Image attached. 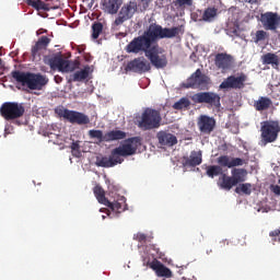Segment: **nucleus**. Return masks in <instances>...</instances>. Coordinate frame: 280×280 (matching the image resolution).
Segmentation results:
<instances>
[{
    "label": "nucleus",
    "instance_id": "38",
    "mask_svg": "<svg viewBox=\"0 0 280 280\" xmlns=\"http://www.w3.org/2000/svg\"><path fill=\"white\" fill-rule=\"evenodd\" d=\"M136 3L139 12H145L150 8L152 0H137Z\"/></svg>",
    "mask_w": 280,
    "mask_h": 280
},
{
    "label": "nucleus",
    "instance_id": "34",
    "mask_svg": "<svg viewBox=\"0 0 280 280\" xmlns=\"http://www.w3.org/2000/svg\"><path fill=\"white\" fill-rule=\"evenodd\" d=\"M235 194H238V195L244 194L245 196H250V194H253V184L245 183V184L238 185L235 188Z\"/></svg>",
    "mask_w": 280,
    "mask_h": 280
},
{
    "label": "nucleus",
    "instance_id": "54",
    "mask_svg": "<svg viewBox=\"0 0 280 280\" xmlns=\"http://www.w3.org/2000/svg\"><path fill=\"white\" fill-rule=\"evenodd\" d=\"M2 62H3V60L0 59V67H1Z\"/></svg>",
    "mask_w": 280,
    "mask_h": 280
},
{
    "label": "nucleus",
    "instance_id": "7",
    "mask_svg": "<svg viewBox=\"0 0 280 280\" xmlns=\"http://www.w3.org/2000/svg\"><path fill=\"white\" fill-rule=\"evenodd\" d=\"M211 78L202 73V70L197 69L184 83V89H198L199 91L209 90Z\"/></svg>",
    "mask_w": 280,
    "mask_h": 280
},
{
    "label": "nucleus",
    "instance_id": "11",
    "mask_svg": "<svg viewBox=\"0 0 280 280\" xmlns=\"http://www.w3.org/2000/svg\"><path fill=\"white\" fill-rule=\"evenodd\" d=\"M246 80L248 77L245 73H241L238 77L230 75L219 85V89L242 91L246 86Z\"/></svg>",
    "mask_w": 280,
    "mask_h": 280
},
{
    "label": "nucleus",
    "instance_id": "3",
    "mask_svg": "<svg viewBox=\"0 0 280 280\" xmlns=\"http://www.w3.org/2000/svg\"><path fill=\"white\" fill-rule=\"evenodd\" d=\"M11 75L18 84L22 86H27L31 91H40L43 86H47L49 79L40 73L23 72L20 70H14Z\"/></svg>",
    "mask_w": 280,
    "mask_h": 280
},
{
    "label": "nucleus",
    "instance_id": "26",
    "mask_svg": "<svg viewBox=\"0 0 280 280\" xmlns=\"http://www.w3.org/2000/svg\"><path fill=\"white\" fill-rule=\"evenodd\" d=\"M126 138V132L122 130H110L104 135V141L110 143L113 141H121Z\"/></svg>",
    "mask_w": 280,
    "mask_h": 280
},
{
    "label": "nucleus",
    "instance_id": "45",
    "mask_svg": "<svg viewBox=\"0 0 280 280\" xmlns=\"http://www.w3.org/2000/svg\"><path fill=\"white\" fill-rule=\"evenodd\" d=\"M270 189H271V191H272L276 196H280V186H279V185H271Z\"/></svg>",
    "mask_w": 280,
    "mask_h": 280
},
{
    "label": "nucleus",
    "instance_id": "6",
    "mask_svg": "<svg viewBox=\"0 0 280 280\" xmlns=\"http://www.w3.org/2000/svg\"><path fill=\"white\" fill-rule=\"evenodd\" d=\"M0 115L7 121L21 119L25 115V104L16 102H5L0 107Z\"/></svg>",
    "mask_w": 280,
    "mask_h": 280
},
{
    "label": "nucleus",
    "instance_id": "41",
    "mask_svg": "<svg viewBox=\"0 0 280 280\" xmlns=\"http://www.w3.org/2000/svg\"><path fill=\"white\" fill-rule=\"evenodd\" d=\"M133 240H136V242H139L140 244H145L147 242H151L150 237H148V235L141 232L135 234Z\"/></svg>",
    "mask_w": 280,
    "mask_h": 280
},
{
    "label": "nucleus",
    "instance_id": "39",
    "mask_svg": "<svg viewBox=\"0 0 280 280\" xmlns=\"http://www.w3.org/2000/svg\"><path fill=\"white\" fill-rule=\"evenodd\" d=\"M126 21H130V19L126 16L121 11H119L118 16L114 21V27H119V25H124Z\"/></svg>",
    "mask_w": 280,
    "mask_h": 280
},
{
    "label": "nucleus",
    "instance_id": "8",
    "mask_svg": "<svg viewBox=\"0 0 280 280\" xmlns=\"http://www.w3.org/2000/svg\"><path fill=\"white\" fill-rule=\"evenodd\" d=\"M59 117H62L66 119V121H69V124L77 125V126H88V124H91V118L89 115L78 112V110H71V109H59L58 112Z\"/></svg>",
    "mask_w": 280,
    "mask_h": 280
},
{
    "label": "nucleus",
    "instance_id": "35",
    "mask_svg": "<svg viewBox=\"0 0 280 280\" xmlns=\"http://www.w3.org/2000/svg\"><path fill=\"white\" fill-rule=\"evenodd\" d=\"M189 106H191V102H189V98L183 97L173 105V108L175 110H183V108H189Z\"/></svg>",
    "mask_w": 280,
    "mask_h": 280
},
{
    "label": "nucleus",
    "instance_id": "23",
    "mask_svg": "<svg viewBox=\"0 0 280 280\" xmlns=\"http://www.w3.org/2000/svg\"><path fill=\"white\" fill-rule=\"evenodd\" d=\"M105 207H108V209H112V211H115L116 213H121L122 211H126V197L121 196L113 202L107 200Z\"/></svg>",
    "mask_w": 280,
    "mask_h": 280
},
{
    "label": "nucleus",
    "instance_id": "49",
    "mask_svg": "<svg viewBox=\"0 0 280 280\" xmlns=\"http://www.w3.org/2000/svg\"><path fill=\"white\" fill-rule=\"evenodd\" d=\"M244 1H245V3L254 4V3H257V1H259V0H244Z\"/></svg>",
    "mask_w": 280,
    "mask_h": 280
},
{
    "label": "nucleus",
    "instance_id": "30",
    "mask_svg": "<svg viewBox=\"0 0 280 280\" xmlns=\"http://www.w3.org/2000/svg\"><path fill=\"white\" fill-rule=\"evenodd\" d=\"M264 65H271L273 69H279V56L272 52H267L262 56Z\"/></svg>",
    "mask_w": 280,
    "mask_h": 280
},
{
    "label": "nucleus",
    "instance_id": "27",
    "mask_svg": "<svg viewBox=\"0 0 280 280\" xmlns=\"http://www.w3.org/2000/svg\"><path fill=\"white\" fill-rule=\"evenodd\" d=\"M272 106V100L266 96H260L254 102V108L258 112L268 110Z\"/></svg>",
    "mask_w": 280,
    "mask_h": 280
},
{
    "label": "nucleus",
    "instance_id": "5",
    "mask_svg": "<svg viewBox=\"0 0 280 280\" xmlns=\"http://www.w3.org/2000/svg\"><path fill=\"white\" fill-rule=\"evenodd\" d=\"M280 122L279 120H266L260 122V137L261 143L268 145V143H275L279 139Z\"/></svg>",
    "mask_w": 280,
    "mask_h": 280
},
{
    "label": "nucleus",
    "instance_id": "31",
    "mask_svg": "<svg viewBox=\"0 0 280 280\" xmlns=\"http://www.w3.org/2000/svg\"><path fill=\"white\" fill-rule=\"evenodd\" d=\"M206 174L209 178H215V176H222L224 171L220 165H209L206 167Z\"/></svg>",
    "mask_w": 280,
    "mask_h": 280
},
{
    "label": "nucleus",
    "instance_id": "53",
    "mask_svg": "<svg viewBox=\"0 0 280 280\" xmlns=\"http://www.w3.org/2000/svg\"><path fill=\"white\" fill-rule=\"evenodd\" d=\"M210 253H213V249L207 250V255H209Z\"/></svg>",
    "mask_w": 280,
    "mask_h": 280
},
{
    "label": "nucleus",
    "instance_id": "22",
    "mask_svg": "<svg viewBox=\"0 0 280 280\" xmlns=\"http://www.w3.org/2000/svg\"><path fill=\"white\" fill-rule=\"evenodd\" d=\"M237 184L235 183V179H233V176H229L226 174H222L219 177L218 187L220 189H224L225 191H231Z\"/></svg>",
    "mask_w": 280,
    "mask_h": 280
},
{
    "label": "nucleus",
    "instance_id": "4",
    "mask_svg": "<svg viewBox=\"0 0 280 280\" xmlns=\"http://www.w3.org/2000/svg\"><path fill=\"white\" fill-rule=\"evenodd\" d=\"M161 121H163L161 112L148 107L141 114L138 128L140 130H156V128H161Z\"/></svg>",
    "mask_w": 280,
    "mask_h": 280
},
{
    "label": "nucleus",
    "instance_id": "32",
    "mask_svg": "<svg viewBox=\"0 0 280 280\" xmlns=\"http://www.w3.org/2000/svg\"><path fill=\"white\" fill-rule=\"evenodd\" d=\"M94 196L101 205H104V206L108 205V199L106 198V192L104 191L102 186L94 187Z\"/></svg>",
    "mask_w": 280,
    "mask_h": 280
},
{
    "label": "nucleus",
    "instance_id": "21",
    "mask_svg": "<svg viewBox=\"0 0 280 280\" xmlns=\"http://www.w3.org/2000/svg\"><path fill=\"white\" fill-rule=\"evenodd\" d=\"M27 5L34 8L37 11L44 10L45 12H49V10H58V5H52L51 3H45L43 0H25Z\"/></svg>",
    "mask_w": 280,
    "mask_h": 280
},
{
    "label": "nucleus",
    "instance_id": "14",
    "mask_svg": "<svg viewBox=\"0 0 280 280\" xmlns=\"http://www.w3.org/2000/svg\"><path fill=\"white\" fill-rule=\"evenodd\" d=\"M143 265L149 266L152 270H154L155 275L158 277H166L170 278L172 277V270L170 268L165 267L160 260L154 258L152 261L150 259H143Z\"/></svg>",
    "mask_w": 280,
    "mask_h": 280
},
{
    "label": "nucleus",
    "instance_id": "50",
    "mask_svg": "<svg viewBox=\"0 0 280 280\" xmlns=\"http://www.w3.org/2000/svg\"><path fill=\"white\" fill-rule=\"evenodd\" d=\"M78 51H79V54H82L84 51V48L83 47H79Z\"/></svg>",
    "mask_w": 280,
    "mask_h": 280
},
{
    "label": "nucleus",
    "instance_id": "25",
    "mask_svg": "<svg viewBox=\"0 0 280 280\" xmlns=\"http://www.w3.org/2000/svg\"><path fill=\"white\" fill-rule=\"evenodd\" d=\"M91 73V67L86 66L84 69L75 71L73 74H70L68 82H84Z\"/></svg>",
    "mask_w": 280,
    "mask_h": 280
},
{
    "label": "nucleus",
    "instance_id": "42",
    "mask_svg": "<svg viewBox=\"0 0 280 280\" xmlns=\"http://www.w3.org/2000/svg\"><path fill=\"white\" fill-rule=\"evenodd\" d=\"M176 5H178V8H191L194 0H176Z\"/></svg>",
    "mask_w": 280,
    "mask_h": 280
},
{
    "label": "nucleus",
    "instance_id": "33",
    "mask_svg": "<svg viewBox=\"0 0 280 280\" xmlns=\"http://www.w3.org/2000/svg\"><path fill=\"white\" fill-rule=\"evenodd\" d=\"M104 32V24L102 22H94L92 24V40H97L100 35Z\"/></svg>",
    "mask_w": 280,
    "mask_h": 280
},
{
    "label": "nucleus",
    "instance_id": "15",
    "mask_svg": "<svg viewBox=\"0 0 280 280\" xmlns=\"http://www.w3.org/2000/svg\"><path fill=\"white\" fill-rule=\"evenodd\" d=\"M201 16H198V13H192V19L199 23H213L214 19H218V8L215 7H208L205 11L198 10Z\"/></svg>",
    "mask_w": 280,
    "mask_h": 280
},
{
    "label": "nucleus",
    "instance_id": "51",
    "mask_svg": "<svg viewBox=\"0 0 280 280\" xmlns=\"http://www.w3.org/2000/svg\"><path fill=\"white\" fill-rule=\"evenodd\" d=\"M88 8H93V0L88 4Z\"/></svg>",
    "mask_w": 280,
    "mask_h": 280
},
{
    "label": "nucleus",
    "instance_id": "20",
    "mask_svg": "<svg viewBox=\"0 0 280 280\" xmlns=\"http://www.w3.org/2000/svg\"><path fill=\"white\" fill-rule=\"evenodd\" d=\"M124 0H103L102 10L107 14H117L119 8H121Z\"/></svg>",
    "mask_w": 280,
    "mask_h": 280
},
{
    "label": "nucleus",
    "instance_id": "16",
    "mask_svg": "<svg viewBox=\"0 0 280 280\" xmlns=\"http://www.w3.org/2000/svg\"><path fill=\"white\" fill-rule=\"evenodd\" d=\"M197 126L201 135H211L215 130V118L201 115L197 121Z\"/></svg>",
    "mask_w": 280,
    "mask_h": 280
},
{
    "label": "nucleus",
    "instance_id": "1",
    "mask_svg": "<svg viewBox=\"0 0 280 280\" xmlns=\"http://www.w3.org/2000/svg\"><path fill=\"white\" fill-rule=\"evenodd\" d=\"M183 33V26L168 28L159 24H150L149 28L142 35L135 37L126 46L125 50L127 54L143 52L154 69H165L168 65L167 52L158 44L153 46L152 44L163 38H176V36H180Z\"/></svg>",
    "mask_w": 280,
    "mask_h": 280
},
{
    "label": "nucleus",
    "instance_id": "37",
    "mask_svg": "<svg viewBox=\"0 0 280 280\" xmlns=\"http://www.w3.org/2000/svg\"><path fill=\"white\" fill-rule=\"evenodd\" d=\"M89 137H90V139H96L98 141V143H103V141H105L103 130L91 129L89 131Z\"/></svg>",
    "mask_w": 280,
    "mask_h": 280
},
{
    "label": "nucleus",
    "instance_id": "44",
    "mask_svg": "<svg viewBox=\"0 0 280 280\" xmlns=\"http://www.w3.org/2000/svg\"><path fill=\"white\" fill-rule=\"evenodd\" d=\"M272 244L280 242V230H273L269 233Z\"/></svg>",
    "mask_w": 280,
    "mask_h": 280
},
{
    "label": "nucleus",
    "instance_id": "2",
    "mask_svg": "<svg viewBox=\"0 0 280 280\" xmlns=\"http://www.w3.org/2000/svg\"><path fill=\"white\" fill-rule=\"evenodd\" d=\"M141 145V138L132 137L124 140L118 147L112 150L110 155L96 160L97 167H115L121 165L127 156H135Z\"/></svg>",
    "mask_w": 280,
    "mask_h": 280
},
{
    "label": "nucleus",
    "instance_id": "29",
    "mask_svg": "<svg viewBox=\"0 0 280 280\" xmlns=\"http://www.w3.org/2000/svg\"><path fill=\"white\" fill-rule=\"evenodd\" d=\"M138 7L136 1H130L129 3L125 4L121 9L120 12L124 13L126 16L129 19H132L135 16V13L138 12Z\"/></svg>",
    "mask_w": 280,
    "mask_h": 280
},
{
    "label": "nucleus",
    "instance_id": "19",
    "mask_svg": "<svg viewBox=\"0 0 280 280\" xmlns=\"http://www.w3.org/2000/svg\"><path fill=\"white\" fill-rule=\"evenodd\" d=\"M156 138L160 145H166L167 148H172L178 143L176 136L167 131H159Z\"/></svg>",
    "mask_w": 280,
    "mask_h": 280
},
{
    "label": "nucleus",
    "instance_id": "12",
    "mask_svg": "<svg viewBox=\"0 0 280 280\" xmlns=\"http://www.w3.org/2000/svg\"><path fill=\"white\" fill-rule=\"evenodd\" d=\"M152 66L147 61L145 57H137L133 60L129 61L125 71H131L132 73H148L151 71Z\"/></svg>",
    "mask_w": 280,
    "mask_h": 280
},
{
    "label": "nucleus",
    "instance_id": "43",
    "mask_svg": "<svg viewBox=\"0 0 280 280\" xmlns=\"http://www.w3.org/2000/svg\"><path fill=\"white\" fill-rule=\"evenodd\" d=\"M267 33L265 31H257L254 38V43H260V40H266Z\"/></svg>",
    "mask_w": 280,
    "mask_h": 280
},
{
    "label": "nucleus",
    "instance_id": "24",
    "mask_svg": "<svg viewBox=\"0 0 280 280\" xmlns=\"http://www.w3.org/2000/svg\"><path fill=\"white\" fill-rule=\"evenodd\" d=\"M49 43H51V39L47 36H42L36 44L32 47V57L36 58L38 56V51H40L42 49H47V47L49 46Z\"/></svg>",
    "mask_w": 280,
    "mask_h": 280
},
{
    "label": "nucleus",
    "instance_id": "10",
    "mask_svg": "<svg viewBox=\"0 0 280 280\" xmlns=\"http://www.w3.org/2000/svg\"><path fill=\"white\" fill-rule=\"evenodd\" d=\"M48 65L50 69H58L65 73H69L71 71H75L78 65L73 61L67 60L62 58L60 55H56L55 57L48 60Z\"/></svg>",
    "mask_w": 280,
    "mask_h": 280
},
{
    "label": "nucleus",
    "instance_id": "28",
    "mask_svg": "<svg viewBox=\"0 0 280 280\" xmlns=\"http://www.w3.org/2000/svg\"><path fill=\"white\" fill-rule=\"evenodd\" d=\"M248 176V171L246 168H233L232 170V178L236 185L240 183H245L246 177Z\"/></svg>",
    "mask_w": 280,
    "mask_h": 280
},
{
    "label": "nucleus",
    "instance_id": "47",
    "mask_svg": "<svg viewBox=\"0 0 280 280\" xmlns=\"http://www.w3.org/2000/svg\"><path fill=\"white\" fill-rule=\"evenodd\" d=\"M219 150H220V152H229V144L223 143V144L219 145Z\"/></svg>",
    "mask_w": 280,
    "mask_h": 280
},
{
    "label": "nucleus",
    "instance_id": "48",
    "mask_svg": "<svg viewBox=\"0 0 280 280\" xmlns=\"http://www.w3.org/2000/svg\"><path fill=\"white\" fill-rule=\"evenodd\" d=\"M55 82H56V84H60V83H62V77H60V75H55Z\"/></svg>",
    "mask_w": 280,
    "mask_h": 280
},
{
    "label": "nucleus",
    "instance_id": "17",
    "mask_svg": "<svg viewBox=\"0 0 280 280\" xmlns=\"http://www.w3.org/2000/svg\"><path fill=\"white\" fill-rule=\"evenodd\" d=\"M214 65L217 69H221L222 71H229V69L233 67V56L226 52H219L214 57Z\"/></svg>",
    "mask_w": 280,
    "mask_h": 280
},
{
    "label": "nucleus",
    "instance_id": "9",
    "mask_svg": "<svg viewBox=\"0 0 280 280\" xmlns=\"http://www.w3.org/2000/svg\"><path fill=\"white\" fill-rule=\"evenodd\" d=\"M194 104H207L208 108H220V95L214 92H198L190 96Z\"/></svg>",
    "mask_w": 280,
    "mask_h": 280
},
{
    "label": "nucleus",
    "instance_id": "36",
    "mask_svg": "<svg viewBox=\"0 0 280 280\" xmlns=\"http://www.w3.org/2000/svg\"><path fill=\"white\" fill-rule=\"evenodd\" d=\"M231 156L229 155H221L217 159V163L219 165V167H228L229 170H231Z\"/></svg>",
    "mask_w": 280,
    "mask_h": 280
},
{
    "label": "nucleus",
    "instance_id": "18",
    "mask_svg": "<svg viewBox=\"0 0 280 280\" xmlns=\"http://www.w3.org/2000/svg\"><path fill=\"white\" fill-rule=\"evenodd\" d=\"M202 163V151H191L189 156H184L182 165L184 167H197Z\"/></svg>",
    "mask_w": 280,
    "mask_h": 280
},
{
    "label": "nucleus",
    "instance_id": "52",
    "mask_svg": "<svg viewBox=\"0 0 280 280\" xmlns=\"http://www.w3.org/2000/svg\"><path fill=\"white\" fill-rule=\"evenodd\" d=\"M222 244H226L229 246V241H222Z\"/></svg>",
    "mask_w": 280,
    "mask_h": 280
},
{
    "label": "nucleus",
    "instance_id": "46",
    "mask_svg": "<svg viewBox=\"0 0 280 280\" xmlns=\"http://www.w3.org/2000/svg\"><path fill=\"white\" fill-rule=\"evenodd\" d=\"M71 150H72V152H80V143L72 142L71 143Z\"/></svg>",
    "mask_w": 280,
    "mask_h": 280
},
{
    "label": "nucleus",
    "instance_id": "13",
    "mask_svg": "<svg viewBox=\"0 0 280 280\" xmlns=\"http://www.w3.org/2000/svg\"><path fill=\"white\" fill-rule=\"evenodd\" d=\"M260 21L265 30H270L271 32L277 31L280 25V15L275 12H266L260 15Z\"/></svg>",
    "mask_w": 280,
    "mask_h": 280
},
{
    "label": "nucleus",
    "instance_id": "40",
    "mask_svg": "<svg viewBox=\"0 0 280 280\" xmlns=\"http://www.w3.org/2000/svg\"><path fill=\"white\" fill-rule=\"evenodd\" d=\"M242 165H246V160L241 159V158H232L231 164H230V170L233 167H242Z\"/></svg>",
    "mask_w": 280,
    "mask_h": 280
}]
</instances>
